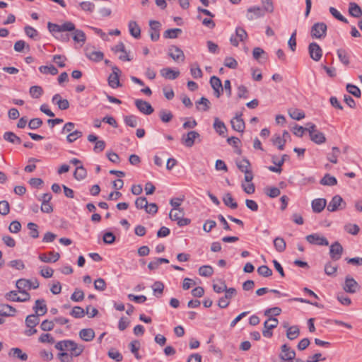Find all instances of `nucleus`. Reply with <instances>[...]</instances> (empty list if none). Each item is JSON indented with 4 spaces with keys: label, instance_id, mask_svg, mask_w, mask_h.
Returning <instances> with one entry per match:
<instances>
[{
    "label": "nucleus",
    "instance_id": "6",
    "mask_svg": "<svg viewBox=\"0 0 362 362\" xmlns=\"http://www.w3.org/2000/svg\"><path fill=\"white\" fill-rule=\"evenodd\" d=\"M305 240L311 245H320V246H327L329 242L327 239L320 235L319 233H313L308 235L305 237Z\"/></svg>",
    "mask_w": 362,
    "mask_h": 362
},
{
    "label": "nucleus",
    "instance_id": "22",
    "mask_svg": "<svg viewBox=\"0 0 362 362\" xmlns=\"http://www.w3.org/2000/svg\"><path fill=\"white\" fill-rule=\"evenodd\" d=\"M16 309L8 304H0V316L9 317L14 316Z\"/></svg>",
    "mask_w": 362,
    "mask_h": 362
},
{
    "label": "nucleus",
    "instance_id": "26",
    "mask_svg": "<svg viewBox=\"0 0 362 362\" xmlns=\"http://www.w3.org/2000/svg\"><path fill=\"white\" fill-rule=\"evenodd\" d=\"M49 255L50 256H52V258H48V257L47 256V254L42 253L39 255V259H40V261H42L43 262L49 263V262H55L60 257V255L58 252H49Z\"/></svg>",
    "mask_w": 362,
    "mask_h": 362
},
{
    "label": "nucleus",
    "instance_id": "61",
    "mask_svg": "<svg viewBox=\"0 0 362 362\" xmlns=\"http://www.w3.org/2000/svg\"><path fill=\"white\" fill-rule=\"evenodd\" d=\"M24 30L26 35L32 39H36L39 35L37 30L30 25H26Z\"/></svg>",
    "mask_w": 362,
    "mask_h": 362
},
{
    "label": "nucleus",
    "instance_id": "2",
    "mask_svg": "<svg viewBox=\"0 0 362 362\" xmlns=\"http://www.w3.org/2000/svg\"><path fill=\"white\" fill-rule=\"evenodd\" d=\"M47 28L54 36V35L57 33L74 30L75 29V25L71 21H66L62 25L49 22L47 23Z\"/></svg>",
    "mask_w": 362,
    "mask_h": 362
},
{
    "label": "nucleus",
    "instance_id": "14",
    "mask_svg": "<svg viewBox=\"0 0 362 362\" xmlns=\"http://www.w3.org/2000/svg\"><path fill=\"white\" fill-rule=\"evenodd\" d=\"M281 352L279 357L283 361H291L296 357V352L287 344H283L281 347Z\"/></svg>",
    "mask_w": 362,
    "mask_h": 362
},
{
    "label": "nucleus",
    "instance_id": "50",
    "mask_svg": "<svg viewBox=\"0 0 362 362\" xmlns=\"http://www.w3.org/2000/svg\"><path fill=\"white\" fill-rule=\"evenodd\" d=\"M70 315L75 318H82L85 315V310L80 306H74Z\"/></svg>",
    "mask_w": 362,
    "mask_h": 362
},
{
    "label": "nucleus",
    "instance_id": "38",
    "mask_svg": "<svg viewBox=\"0 0 362 362\" xmlns=\"http://www.w3.org/2000/svg\"><path fill=\"white\" fill-rule=\"evenodd\" d=\"M40 322L39 316L35 314L29 315L25 319V324L30 328L35 327Z\"/></svg>",
    "mask_w": 362,
    "mask_h": 362
},
{
    "label": "nucleus",
    "instance_id": "63",
    "mask_svg": "<svg viewBox=\"0 0 362 362\" xmlns=\"http://www.w3.org/2000/svg\"><path fill=\"white\" fill-rule=\"evenodd\" d=\"M148 202L146 197H138L135 201V206L139 209H147Z\"/></svg>",
    "mask_w": 362,
    "mask_h": 362
},
{
    "label": "nucleus",
    "instance_id": "9",
    "mask_svg": "<svg viewBox=\"0 0 362 362\" xmlns=\"http://www.w3.org/2000/svg\"><path fill=\"white\" fill-rule=\"evenodd\" d=\"M345 202L343 199L339 195H335L332 197V200L329 203L327 206V210L329 211L333 212L339 209H343L345 208Z\"/></svg>",
    "mask_w": 362,
    "mask_h": 362
},
{
    "label": "nucleus",
    "instance_id": "48",
    "mask_svg": "<svg viewBox=\"0 0 362 362\" xmlns=\"http://www.w3.org/2000/svg\"><path fill=\"white\" fill-rule=\"evenodd\" d=\"M279 321L276 318L269 317L267 320L264 322V328L267 329H273L278 326Z\"/></svg>",
    "mask_w": 362,
    "mask_h": 362
},
{
    "label": "nucleus",
    "instance_id": "5",
    "mask_svg": "<svg viewBox=\"0 0 362 362\" xmlns=\"http://www.w3.org/2000/svg\"><path fill=\"white\" fill-rule=\"evenodd\" d=\"M343 252L342 245L338 241H335L329 247V255L332 260L338 261L341 259Z\"/></svg>",
    "mask_w": 362,
    "mask_h": 362
},
{
    "label": "nucleus",
    "instance_id": "24",
    "mask_svg": "<svg viewBox=\"0 0 362 362\" xmlns=\"http://www.w3.org/2000/svg\"><path fill=\"white\" fill-rule=\"evenodd\" d=\"M128 28L132 36L136 39L140 37L141 28L136 21H130L128 24Z\"/></svg>",
    "mask_w": 362,
    "mask_h": 362
},
{
    "label": "nucleus",
    "instance_id": "11",
    "mask_svg": "<svg viewBox=\"0 0 362 362\" xmlns=\"http://www.w3.org/2000/svg\"><path fill=\"white\" fill-rule=\"evenodd\" d=\"M200 136L199 134L196 131H190L187 134H185L182 136L181 141L187 147H192L196 139Z\"/></svg>",
    "mask_w": 362,
    "mask_h": 362
},
{
    "label": "nucleus",
    "instance_id": "19",
    "mask_svg": "<svg viewBox=\"0 0 362 362\" xmlns=\"http://www.w3.org/2000/svg\"><path fill=\"white\" fill-rule=\"evenodd\" d=\"M169 55L175 61L185 60V54L182 49L177 46H171L169 49Z\"/></svg>",
    "mask_w": 362,
    "mask_h": 362
},
{
    "label": "nucleus",
    "instance_id": "8",
    "mask_svg": "<svg viewBox=\"0 0 362 362\" xmlns=\"http://www.w3.org/2000/svg\"><path fill=\"white\" fill-rule=\"evenodd\" d=\"M112 74H110V76L108 77V84L111 88H117L118 87L122 86V84L119 82V78L121 71L116 66H113L112 67Z\"/></svg>",
    "mask_w": 362,
    "mask_h": 362
},
{
    "label": "nucleus",
    "instance_id": "20",
    "mask_svg": "<svg viewBox=\"0 0 362 362\" xmlns=\"http://www.w3.org/2000/svg\"><path fill=\"white\" fill-rule=\"evenodd\" d=\"M326 204L327 201L325 199H315L312 202V209L315 213H320L325 208Z\"/></svg>",
    "mask_w": 362,
    "mask_h": 362
},
{
    "label": "nucleus",
    "instance_id": "17",
    "mask_svg": "<svg viewBox=\"0 0 362 362\" xmlns=\"http://www.w3.org/2000/svg\"><path fill=\"white\" fill-rule=\"evenodd\" d=\"M33 310L35 312V315L42 316L47 312V308L44 299H37L35 300Z\"/></svg>",
    "mask_w": 362,
    "mask_h": 362
},
{
    "label": "nucleus",
    "instance_id": "55",
    "mask_svg": "<svg viewBox=\"0 0 362 362\" xmlns=\"http://www.w3.org/2000/svg\"><path fill=\"white\" fill-rule=\"evenodd\" d=\"M346 90L351 95H353L354 97H356V98H360L361 95V90L360 89L353 85V84H350V83H348L346 85Z\"/></svg>",
    "mask_w": 362,
    "mask_h": 362
},
{
    "label": "nucleus",
    "instance_id": "64",
    "mask_svg": "<svg viewBox=\"0 0 362 362\" xmlns=\"http://www.w3.org/2000/svg\"><path fill=\"white\" fill-rule=\"evenodd\" d=\"M43 122L40 118H33L30 120L28 127L30 129H37L42 125Z\"/></svg>",
    "mask_w": 362,
    "mask_h": 362
},
{
    "label": "nucleus",
    "instance_id": "58",
    "mask_svg": "<svg viewBox=\"0 0 362 362\" xmlns=\"http://www.w3.org/2000/svg\"><path fill=\"white\" fill-rule=\"evenodd\" d=\"M159 116L161 121L163 122H169L173 117L171 112L165 110H161L160 111Z\"/></svg>",
    "mask_w": 362,
    "mask_h": 362
},
{
    "label": "nucleus",
    "instance_id": "43",
    "mask_svg": "<svg viewBox=\"0 0 362 362\" xmlns=\"http://www.w3.org/2000/svg\"><path fill=\"white\" fill-rule=\"evenodd\" d=\"M300 331L298 326H291L288 327L286 332V337L290 340L296 339L299 335Z\"/></svg>",
    "mask_w": 362,
    "mask_h": 362
},
{
    "label": "nucleus",
    "instance_id": "52",
    "mask_svg": "<svg viewBox=\"0 0 362 362\" xmlns=\"http://www.w3.org/2000/svg\"><path fill=\"white\" fill-rule=\"evenodd\" d=\"M337 270V266L332 263L331 262H328L325 265V272L328 276L334 275Z\"/></svg>",
    "mask_w": 362,
    "mask_h": 362
},
{
    "label": "nucleus",
    "instance_id": "62",
    "mask_svg": "<svg viewBox=\"0 0 362 362\" xmlns=\"http://www.w3.org/2000/svg\"><path fill=\"white\" fill-rule=\"evenodd\" d=\"M81 8L84 11L93 12L95 9V4L90 1H82L79 4Z\"/></svg>",
    "mask_w": 362,
    "mask_h": 362
},
{
    "label": "nucleus",
    "instance_id": "37",
    "mask_svg": "<svg viewBox=\"0 0 362 362\" xmlns=\"http://www.w3.org/2000/svg\"><path fill=\"white\" fill-rule=\"evenodd\" d=\"M87 176V171L83 166V165H81L79 166H77L76 168V170L74 173V177L77 180H83Z\"/></svg>",
    "mask_w": 362,
    "mask_h": 362
},
{
    "label": "nucleus",
    "instance_id": "56",
    "mask_svg": "<svg viewBox=\"0 0 362 362\" xmlns=\"http://www.w3.org/2000/svg\"><path fill=\"white\" fill-rule=\"evenodd\" d=\"M237 166L238 169L243 173L250 170V163L249 160L246 158H244L242 160L237 162Z\"/></svg>",
    "mask_w": 362,
    "mask_h": 362
},
{
    "label": "nucleus",
    "instance_id": "21",
    "mask_svg": "<svg viewBox=\"0 0 362 362\" xmlns=\"http://www.w3.org/2000/svg\"><path fill=\"white\" fill-rule=\"evenodd\" d=\"M213 127L216 132L220 136H225L227 132V128L223 122L221 121L219 118L215 117Z\"/></svg>",
    "mask_w": 362,
    "mask_h": 362
},
{
    "label": "nucleus",
    "instance_id": "23",
    "mask_svg": "<svg viewBox=\"0 0 362 362\" xmlns=\"http://www.w3.org/2000/svg\"><path fill=\"white\" fill-rule=\"evenodd\" d=\"M86 56L91 61L98 62L103 59L104 54L100 51L89 50L86 51Z\"/></svg>",
    "mask_w": 362,
    "mask_h": 362
},
{
    "label": "nucleus",
    "instance_id": "16",
    "mask_svg": "<svg viewBox=\"0 0 362 362\" xmlns=\"http://www.w3.org/2000/svg\"><path fill=\"white\" fill-rule=\"evenodd\" d=\"M264 15V9L259 6H252L247 9V18L249 21L260 18Z\"/></svg>",
    "mask_w": 362,
    "mask_h": 362
},
{
    "label": "nucleus",
    "instance_id": "33",
    "mask_svg": "<svg viewBox=\"0 0 362 362\" xmlns=\"http://www.w3.org/2000/svg\"><path fill=\"white\" fill-rule=\"evenodd\" d=\"M274 246L279 252H283L286 247V244L284 238L277 237L274 240Z\"/></svg>",
    "mask_w": 362,
    "mask_h": 362
},
{
    "label": "nucleus",
    "instance_id": "36",
    "mask_svg": "<svg viewBox=\"0 0 362 362\" xmlns=\"http://www.w3.org/2000/svg\"><path fill=\"white\" fill-rule=\"evenodd\" d=\"M340 154V149L338 147L334 146L332 148V152L329 153L327 156V158L332 163H337V158Z\"/></svg>",
    "mask_w": 362,
    "mask_h": 362
},
{
    "label": "nucleus",
    "instance_id": "49",
    "mask_svg": "<svg viewBox=\"0 0 362 362\" xmlns=\"http://www.w3.org/2000/svg\"><path fill=\"white\" fill-rule=\"evenodd\" d=\"M13 48L14 50L18 52H22L25 48H26L28 51L30 50L29 45L26 44V42L22 40L16 41Z\"/></svg>",
    "mask_w": 362,
    "mask_h": 362
},
{
    "label": "nucleus",
    "instance_id": "51",
    "mask_svg": "<svg viewBox=\"0 0 362 362\" xmlns=\"http://www.w3.org/2000/svg\"><path fill=\"white\" fill-rule=\"evenodd\" d=\"M83 136V133L79 130H75L66 136V141L69 143H73L78 139Z\"/></svg>",
    "mask_w": 362,
    "mask_h": 362
},
{
    "label": "nucleus",
    "instance_id": "27",
    "mask_svg": "<svg viewBox=\"0 0 362 362\" xmlns=\"http://www.w3.org/2000/svg\"><path fill=\"white\" fill-rule=\"evenodd\" d=\"M210 105V101L205 97H202L199 100L196 102L197 109L204 112L209 110Z\"/></svg>",
    "mask_w": 362,
    "mask_h": 362
},
{
    "label": "nucleus",
    "instance_id": "7",
    "mask_svg": "<svg viewBox=\"0 0 362 362\" xmlns=\"http://www.w3.org/2000/svg\"><path fill=\"white\" fill-rule=\"evenodd\" d=\"M39 281L35 279L33 280H28L25 279H21L16 281V287L18 290H25L26 288L36 289L39 287Z\"/></svg>",
    "mask_w": 362,
    "mask_h": 362
},
{
    "label": "nucleus",
    "instance_id": "54",
    "mask_svg": "<svg viewBox=\"0 0 362 362\" xmlns=\"http://www.w3.org/2000/svg\"><path fill=\"white\" fill-rule=\"evenodd\" d=\"M272 141L274 145L278 146V148L279 150H284L286 142L284 139H281V136L279 134L274 135Z\"/></svg>",
    "mask_w": 362,
    "mask_h": 362
},
{
    "label": "nucleus",
    "instance_id": "13",
    "mask_svg": "<svg viewBox=\"0 0 362 362\" xmlns=\"http://www.w3.org/2000/svg\"><path fill=\"white\" fill-rule=\"evenodd\" d=\"M241 116L242 113H236L235 116L230 121L232 128L238 132H243L245 128V122Z\"/></svg>",
    "mask_w": 362,
    "mask_h": 362
},
{
    "label": "nucleus",
    "instance_id": "47",
    "mask_svg": "<svg viewBox=\"0 0 362 362\" xmlns=\"http://www.w3.org/2000/svg\"><path fill=\"white\" fill-rule=\"evenodd\" d=\"M344 229L346 233L354 235H357L360 230L358 225L352 223H346L344 225Z\"/></svg>",
    "mask_w": 362,
    "mask_h": 362
},
{
    "label": "nucleus",
    "instance_id": "3",
    "mask_svg": "<svg viewBox=\"0 0 362 362\" xmlns=\"http://www.w3.org/2000/svg\"><path fill=\"white\" fill-rule=\"evenodd\" d=\"M176 211L173 212V209L169 214V218L174 221H177L179 226L182 227L187 226L191 223L189 218H183L185 214L183 209H175Z\"/></svg>",
    "mask_w": 362,
    "mask_h": 362
},
{
    "label": "nucleus",
    "instance_id": "42",
    "mask_svg": "<svg viewBox=\"0 0 362 362\" xmlns=\"http://www.w3.org/2000/svg\"><path fill=\"white\" fill-rule=\"evenodd\" d=\"M310 139L317 144H322L325 142L326 138L322 132L318 130L312 136H310Z\"/></svg>",
    "mask_w": 362,
    "mask_h": 362
},
{
    "label": "nucleus",
    "instance_id": "60",
    "mask_svg": "<svg viewBox=\"0 0 362 362\" xmlns=\"http://www.w3.org/2000/svg\"><path fill=\"white\" fill-rule=\"evenodd\" d=\"M27 226L28 228L30 230V235L33 238H38L39 232L37 229V225L36 223L30 222L28 223Z\"/></svg>",
    "mask_w": 362,
    "mask_h": 362
},
{
    "label": "nucleus",
    "instance_id": "1",
    "mask_svg": "<svg viewBox=\"0 0 362 362\" xmlns=\"http://www.w3.org/2000/svg\"><path fill=\"white\" fill-rule=\"evenodd\" d=\"M55 348L59 351L67 350L70 351L72 356H78L83 351L84 346L76 344L72 340H62L55 344Z\"/></svg>",
    "mask_w": 362,
    "mask_h": 362
},
{
    "label": "nucleus",
    "instance_id": "53",
    "mask_svg": "<svg viewBox=\"0 0 362 362\" xmlns=\"http://www.w3.org/2000/svg\"><path fill=\"white\" fill-rule=\"evenodd\" d=\"M137 117L134 115L125 116L124 118V123L131 127H136L137 126Z\"/></svg>",
    "mask_w": 362,
    "mask_h": 362
},
{
    "label": "nucleus",
    "instance_id": "57",
    "mask_svg": "<svg viewBox=\"0 0 362 362\" xmlns=\"http://www.w3.org/2000/svg\"><path fill=\"white\" fill-rule=\"evenodd\" d=\"M257 273L264 277H269L272 275V270L266 265H262L258 267Z\"/></svg>",
    "mask_w": 362,
    "mask_h": 362
},
{
    "label": "nucleus",
    "instance_id": "45",
    "mask_svg": "<svg viewBox=\"0 0 362 362\" xmlns=\"http://www.w3.org/2000/svg\"><path fill=\"white\" fill-rule=\"evenodd\" d=\"M214 273V269L211 266L204 265L199 267V274L202 276L209 277Z\"/></svg>",
    "mask_w": 362,
    "mask_h": 362
},
{
    "label": "nucleus",
    "instance_id": "44",
    "mask_svg": "<svg viewBox=\"0 0 362 362\" xmlns=\"http://www.w3.org/2000/svg\"><path fill=\"white\" fill-rule=\"evenodd\" d=\"M39 70L41 73L44 74H51L52 76H54L56 74H58V70L57 69L53 66V65H50V66H41L39 67Z\"/></svg>",
    "mask_w": 362,
    "mask_h": 362
},
{
    "label": "nucleus",
    "instance_id": "41",
    "mask_svg": "<svg viewBox=\"0 0 362 362\" xmlns=\"http://www.w3.org/2000/svg\"><path fill=\"white\" fill-rule=\"evenodd\" d=\"M71 32H74L72 37L76 42H85L86 35L83 31L75 28Z\"/></svg>",
    "mask_w": 362,
    "mask_h": 362
},
{
    "label": "nucleus",
    "instance_id": "15",
    "mask_svg": "<svg viewBox=\"0 0 362 362\" xmlns=\"http://www.w3.org/2000/svg\"><path fill=\"white\" fill-rule=\"evenodd\" d=\"M358 288V284L353 278L346 276L345 279V283L343 286L344 290L350 293H354L356 292Z\"/></svg>",
    "mask_w": 362,
    "mask_h": 362
},
{
    "label": "nucleus",
    "instance_id": "10",
    "mask_svg": "<svg viewBox=\"0 0 362 362\" xmlns=\"http://www.w3.org/2000/svg\"><path fill=\"white\" fill-rule=\"evenodd\" d=\"M308 52L310 58L315 62L320 61L322 56V49L316 42H311L309 45Z\"/></svg>",
    "mask_w": 362,
    "mask_h": 362
},
{
    "label": "nucleus",
    "instance_id": "29",
    "mask_svg": "<svg viewBox=\"0 0 362 362\" xmlns=\"http://www.w3.org/2000/svg\"><path fill=\"white\" fill-rule=\"evenodd\" d=\"M223 202L226 206L230 207L232 209H235L238 208V204L234 200L230 193H226L224 195Z\"/></svg>",
    "mask_w": 362,
    "mask_h": 362
},
{
    "label": "nucleus",
    "instance_id": "28",
    "mask_svg": "<svg viewBox=\"0 0 362 362\" xmlns=\"http://www.w3.org/2000/svg\"><path fill=\"white\" fill-rule=\"evenodd\" d=\"M3 137L6 141L12 144H20L21 143V138L12 132H5Z\"/></svg>",
    "mask_w": 362,
    "mask_h": 362
},
{
    "label": "nucleus",
    "instance_id": "31",
    "mask_svg": "<svg viewBox=\"0 0 362 362\" xmlns=\"http://www.w3.org/2000/svg\"><path fill=\"white\" fill-rule=\"evenodd\" d=\"M10 356L13 355V356L21 359V361H27L28 358V356L25 353H23L22 350L20 348H12L8 354Z\"/></svg>",
    "mask_w": 362,
    "mask_h": 362
},
{
    "label": "nucleus",
    "instance_id": "46",
    "mask_svg": "<svg viewBox=\"0 0 362 362\" xmlns=\"http://www.w3.org/2000/svg\"><path fill=\"white\" fill-rule=\"evenodd\" d=\"M30 94L33 98H39L43 94V89L41 86H33L30 88Z\"/></svg>",
    "mask_w": 362,
    "mask_h": 362
},
{
    "label": "nucleus",
    "instance_id": "34",
    "mask_svg": "<svg viewBox=\"0 0 362 362\" xmlns=\"http://www.w3.org/2000/svg\"><path fill=\"white\" fill-rule=\"evenodd\" d=\"M320 183L322 185L334 186L337 184V180L334 176H332L329 174H326L321 179Z\"/></svg>",
    "mask_w": 362,
    "mask_h": 362
},
{
    "label": "nucleus",
    "instance_id": "12",
    "mask_svg": "<svg viewBox=\"0 0 362 362\" xmlns=\"http://www.w3.org/2000/svg\"><path fill=\"white\" fill-rule=\"evenodd\" d=\"M135 105L137 109L144 115H151L153 112V108L151 105L145 100L141 99H136L135 100Z\"/></svg>",
    "mask_w": 362,
    "mask_h": 362
},
{
    "label": "nucleus",
    "instance_id": "30",
    "mask_svg": "<svg viewBox=\"0 0 362 362\" xmlns=\"http://www.w3.org/2000/svg\"><path fill=\"white\" fill-rule=\"evenodd\" d=\"M349 12L351 16L355 18H359L362 15V11L361 8L357 4L354 2L350 3Z\"/></svg>",
    "mask_w": 362,
    "mask_h": 362
},
{
    "label": "nucleus",
    "instance_id": "32",
    "mask_svg": "<svg viewBox=\"0 0 362 362\" xmlns=\"http://www.w3.org/2000/svg\"><path fill=\"white\" fill-rule=\"evenodd\" d=\"M337 54L339 59L343 64L348 66L350 64L349 56L345 49H339L337 51Z\"/></svg>",
    "mask_w": 362,
    "mask_h": 362
},
{
    "label": "nucleus",
    "instance_id": "4",
    "mask_svg": "<svg viewBox=\"0 0 362 362\" xmlns=\"http://www.w3.org/2000/svg\"><path fill=\"white\" fill-rule=\"evenodd\" d=\"M327 25L325 23H315L311 28L310 35L313 38L321 39L326 36Z\"/></svg>",
    "mask_w": 362,
    "mask_h": 362
},
{
    "label": "nucleus",
    "instance_id": "25",
    "mask_svg": "<svg viewBox=\"0 0 362 362\" xmlns=\"http://www.w3.org/2000/svg\"><path fill=\"white\" fill-rule=\"evenodd\" d=\"M79 337L85 341H90L95 337V332L93 329H82L79 332Z\"/></svg>",
    "mask_w": 362,
    "mask_h": 362
},
{
    "label": "nucleus",
    "instance_id": "39",
    "mask_svg": "<svg viewBox=\"0 0 362 362\" xmlns=\"http://www.w3.org/2000/svg\"><path fill=\"white\" fill-rule=\"evenodd\" d=\"M289 116L295 120H300L305 117V113L303 111L293 108L288 110Z\"/></svg>",
    "mask_w": 362,
    "mask_h": 362
},
{
    "label": "nucleus",
    "instance_id": "35",
    "mask_svg": "<svg viewBox=\"0 0 362 362\" xmlns=\"http://www.w3.org/2000/svg\"><path fill=\"white\" fill-rule=\"evenodd\" d=\"M264 192L270 198H276L281 194L280 189L276 187H267L264 189Z\"/></svg>",
    "mask_w": 362,
    "mask_h": 362
},
{
    "label": "nucleus",
    "instance_id": "59",
    "mask_svg": "<svg viewBox=\"0 0 362 362\" xmlns=\"http://www.w3.org/2000/svg\"><path fill=\"white\" fill-rule=\"evenodd\" d=\"M84 298V293L82 290L76 288L71 296V299L74 302H80Z\"/></svg>",
    "mask_w": 362,
    "mask_h": 362
},
{
    "label": "nucleus",
    "instance_id": "18",
    "mask_svg": "<svg viewBox=\"0 0 362 362\" xmlns=\"http://www.w3.org/2000/svg\"><path fill=\"white\" fill-rule=\"evenodd\" d=\"M160 75L169 80H175L180 76V71L178 70H173L171 68L166 67L163 68L160 71Z\"/></svg>",
    "mask_w": 362,
    "mask_h": 362
},
{
    "label": "nucleus",
    "instance_id": "40",
    "mask_svg": "<svg viewBox=\"0 0 362 362\" xmlns=\"http://www.w3.org/2000/svg\"><path fill=\"white\" fill-rule=\"evenodd\" d=\"M182 32V30L180 28L168 29L164 32L163 37L165 38L175 39L177 38L178 35L181 34Z\"/></svg>",
    "mask_w": 362,
    "mask_h": 362
}]
</instances>
